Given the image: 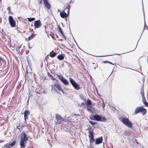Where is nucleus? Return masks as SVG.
Wrapping results in <instances>:
<instances>
[{"label": "nucleus", "mask_w": 148, "mask_h": 148, "mask_svg": "<svg viewBox=\"0 0 148 148\" xmlns=\"http://www.w3.org/2000/svg\"><path fill=\"white\" fill-rule=\"evenodd\" d=\"M119 120L129 128H131L132 127V123L128 119L121 117L119 118Z\"/></svg>", "instance_id": "f03ea898"}, {"label": "nucleus", "mask_w": 148, "mask_h": 148, "mask_svg": "<svg viewBox=\"0 0 148 148\" xmlns=\"http://www.w3.org/2000/svg\"><path fill=\"white\" fill-rule=\"evenodd\" d=\"M146 26V24H145V27Z\"/></svg>", "instance_id": "de8ad7c7"}, {"label": "nucleus", "mask_w": 148, "mask_h": 148, "mask_svg": "<svg viewBox=\"0 0 148 148\" xmlns=\"http://www.w3.org/2000/svg\"><path fill=\"white\" fill-rule=\"evenodd\" d=\"M54 86L56 87L59 91H60L63 92V93H64L63 89L62 88L59 83H55L54 84Z\"/></svg>", "instance_id": "9d476101"}, {"label": "nucleus", "mask_w": 148, "mask_h": 148, "mask_svg": "<svg viewBox=\"0 0 148 148\" xmlns=\"http://www.w3.org/2000/svg\"><path fill=\"white\" fill-rule=\"evenodd\" d=\"M28 115H24V120L25 121V122H26V119H27L28 118Z\"/></svg>", "instance_id": "c85d7f7f"}, {"label": "nucleus", "mask_w": 148, "mask_h": 148, "mask_svg": "<svg viewBox=\"0 0 148 148\" xmlns=\"http://www.w3.org/2000/svg\"><path fill=\"white\" fill-rule=\"evenodd\" d=\"M3 142V141L2 140V141H0V143Z\"/></svg>", "instance_id": "a18cd8bd"}, {"label": "nucleus", "mask_w": 148, "mask_h": 148, "mask_svg": "<svg viewBox=\"0 0 148 148\" xmlns=\"http://www.w3.org/2000/svg\"><path fill=\"white\" fill-rule=\"evenodd\" d=\"M90 108H87L89 112H90L92 113L93 111L92 110L90 109Z\"/></svg>", "instance_id": "473e14b6"}, {"label": "nucleus", "mask_w": 148, "mask_h": 148, "mask_svg": "<svg viewBox=\"0 0 148 148\" xmlns=\"http://www.w3.org/2000/svg\"><path fill=\"white\" fill-rule=\"evenodd\" d=\"M105 62H108V61H105Z\"/></svg>", "instance_id": "37998d69"}, {"label": "nucleus", "mask_w": 148, "mask_h": 148, "mask_svg": "<svg viewBox=\"0 0 148 148\" xmlns=\"http://www.w3.org/2000/svg\"><path fill=\"white\" fill-rule=\"evenodd\" d=\"M143 98V103L144 104L145 102H147L146 101V100L145 97H144V98Z\"/></svg>", "instance_id": "2f4dec72"}, {"label": "nucleus", "mask_w": 148, "mask_h": 148, "mask_svg": "<svg viewBox=\"0 0 148 148\" xmlns=\"http://www.w3.org/2000/svg\"><path fill=\"white\" fill-rule=\"evenodd\" d=\"M91 101L89 99H88L86 103V105L89 108H92V106L91 105Z\"/></svg>", "instance_id": "dca6fc26"}, {"label": "nucleus", "mask_w": 148, "mask_h": 148, "mask_svg": "<svg viewBox=\"0 0 148 148\" xmlns=\"http://www.w3.org/2000/svg\"><path fill=\"white\" fill-rule=\"evenodd\" d=\"M27 19H28L29 21L30 22H32L35 20V18H27Z\"/></svg>", "instance_id": "b1692460"}, {"label": "nucleus", "mask_w": 148, "mask_h": 148, "mask_svg": "<svg viewBox=\"0 0 148 148\" xmlns=\"http://www.w3.org/2000/svg\"><path fill=\"white\" fill-rule=\"evenodd\" d=\"M89 123L92 125H94L96 123V122L91 121H89Z\"/></svg>", "instance_id": "7c9ffc66"}, {"label": "nucleus", "mask_w": 148, "mask_h": 148, "mask_svg": "<svg viewBox=\"0 0 148 148\" xmlns=\"http://www.w3.org/2000/svg\"><path fill=\"white\" fill-rule=\"evenodd\" d=\"M9 21L10 24L12 27H14L16 26L15 21L14 20L12 16H10L9 17Z\"/></svg>", "instance_id": "6e6552de"}, {"label": "nucleus", "mask_w": 148, "mask_h": 148, "mask_svg": "<svg viewBox=\"0 0 148 148\" xmlns=\"http://www.w3.org/2000/svg\"><path fill=\"white\" fill-rule=\"evenodd\" d=\"M56 120L55 123L57 124H60L64 121V119L60 115L57 114L56 115Z\"/></svg>", "instance_id": "0eeeda50"}, {"label": "nucleus", "mask_w": 148, "mask_h": 148, "mask_svg": "<svg viewBox=\"0 0 148 148\" xmlns=\"http://www.w3.org/2000/svg\"><path fill=\"white\" fill-rule=\"evenodd\" d=\"M35 35V34H32L31 36H30L28 37V40H31L34 38Z\"/></svg>", "instance_id": "4be33fe9"}, {"label": "nucleus", "mask_w": 148, "mask_h": 148, "mask_svg": "<svg viewBox=\"0 0 148 148\" xmlns=\"http://www.w3.org/2000/svg\"><path fill=\"white\" fill-rule=\"evenodd\" d=\"M45 27L46 28V26H45Z\"/></svg>", "instance_id": "8fccbe9b"}, {"label": "nucleus", "mask_w": 148, "mask_h": 148, "mask_svg": "<svg viewBox=\"0 0 148 148\" xmlns=\"http://www.w3.org/2000/svg\"><path fill=\"white\" fill-rule=\"evenodd\" d=\"M144 104H145V106H148V103H147V102H145V103H144Z\"/></svg>", "instance_id": "4c0bfd02"}, {"label": "nucleus", "mask_w": 148, "mask_h": 148, "mask_svg": "<svg viewBox=\"0 0 148 148\" xmlns=\"http://www.w3.org/2000/svg\"><path fill=\"white\" fill-rule=\"evenodd\" d=\"M58 31V32H59L63 36V38L65 40H66V36L64 35L63 32L62 30L61 29V28L59 26H58V28H57Z\"/></svg>", "instance_id": "ddd939ff"}, {"label": "nucleus", "mask_w": 148, "mask_h": 148, "mask_svg": "<svg viewBox=\"0 0 148 148\" xmlns=\"http://www.w3.org/2000/svg\"><path fill=\"white\" fill-rule=\"evenodd\" d=\"M91 119L100 121H106V119L104 117H101V116L98 115H93L92 118H91Z\"/></svg>", "instance_id": "39448f33"}, {"label": "nucleus", "mask_w": 148, "mask_h": 148, "mask_svg": "<svg viewBox=\"0 0 148 148\" xmlns=\"http://www.w3.org/2000/svg\"><path fill=\"white\" fill-rule=\"evenodd\" d=\"M139 112H141L143 115H144L146 113L147 110L142 107H138L135 110L134 114H136Z\"/></svg>", "instance_id": "20e7f679"}, {"label": "nucleus", "mask_w": 148, "mask_h": 148, "mask_svg": "<svg viewBox=\"0 0 148 148\" xmlns=\"http://www.w3.org/2000/svg\"><path fill=\"white\" fill-rule=\"evenodd\" d=\"M103 138L102 136L97 138L95 140V143L96 144H99L102 142Z\"/></svg>", "instance_id": "9b49d317"}, {"label": "nucleus", "mask_w": 148, "mask_h": 148, "mask_svg": "<svg viewBox=\"0 0 148 148\" xmlns=\"http://www.w3.org/2000/svg\"><path fill=\"white\" fill-rule=\"evenodd\" d=\"M28 137L25 133H22V135L20 138V140L19 141L20 145L21 146L20 148H25L27 145V142L28 141Z\"/></svg>", "instance_id": "f257e3e1"}, {"label": "nucleus", "mask_w": 148, "mask_h": 148, "mask_svg": "<svg viewBox=\"0 0 148 148\" xmlns=\"http://www.w3.org/2000/svg\"><path fill=\"white\" fill-rule=\"evenodd\" d=\"M48 76H49L50 77H51L52 76V75H51L49 73H48Z\"/></svg>", "instance_id": "ea45409f"}, {"label": "nucleus", "mask_w": 148, "mask_h": 148, "mask_svg": "<svg viewBox=\"0 0 148 148\" xmlns=\"http://www.w3.org/2000/svg\"><path fill=\"white\" fill-rule=\"evenodd\" d=\"M89 141L90 143V145L91 147V145H93V144L94 142V138H89Z\"/></svg>", "instance_id": "6ab92c4d"}, {"label": "nucleus", "mask_w": 148, "mask_h": 148, "mask_svg": "<svg viewBox=\"0 0 148 148\" xmlns=\"http://www.w3.org/2000/svg\"><path fill=\"white\" fill-rule=\"evenodd\" d=\"M119 120L129 128H131L132 127V123L128 119L121 117L119 118Z\"/></svg>", "instance_id": "7ed1b4c3"}, {"label": "nucleus", "mask_w": 148, "mask_h": 148, "mask_svg": "<svg viewBox=\"0 0 148 148\" xmlns=\"http://www.w3.org/2000/svg\"><path fill=\"white\" fill-rule=\"evenodd\" d=\"M58 12H60V10H58Z\"/></svg>", "instance_id": "09e8293b"}, {"label": "nucleus", "mask_w": 148, "mask_h": 148, "mask_svg": "<svg viewBox=\"0 0 148 148\" xmlns=\"http://www.w3.org/2000/svg\"><path fill=\"white\" fill-rule=\"evenodd\" d=\"M57 58L60 60H63L64 59V56L62 55H59L58 56Z\"/></svg>", "instance_id": "412c9836"}, {"label": "nucleus", "mask_w": 148, "mask_h": 148, "mask_svg": "<svg viewBox=\"0 0 148 148\" xmlns=\"http://www.w3.org/2000/svg\"><path fill=\"white\" fill-rule=\"evenodd\" d=\"M69 80L71 84L75 89L79 90V86L73 79L70 77L69 78Z\"/></svg>", "instance_id": "423d86ee"}, {"label": "nucleus", "mask_w": 148, "mask_h": 148, "mask_svg": "<svg viewBox=\"0 0 148 148\" xmlns=\"http://www.w3.org/2000/svg\"><path fill=\"white\" fill-rule=\"evenodd\" d=\"M60 16L63 18H66L67 19V15L66 13L64 11H62L60 12Z\"/></svg>", "instance_id": "4468645a"}, {"label": "nucleus", "mask_w": 148, "mask_h": 148, "mask_svg": "<svg viewBox=\"0 0 148 148\" xmlns=\"http://www.w3.org/2000/svg\"><path fill=\"white\" fill-rule=\"evenodd\" d=\"M1 0H0V2H1Z\"/></svg>", "instance_id": "3c124183"}, {"label": "nucleus", "mask_w": 148, "mask_h": 148, "mask_svg": "<svg viewBox=\"0 0 148 148\" xmlns=\"http://www.w3.org/2000/svg\"><path fill=\"white\" fill-rule=\"evenodd\" d=\"M7 10L9 11V13L11 11L10 8V7H8L7 8Z\"/></svg>", "instance_id": "f704fd0d"}, {"label": "nucleus", "mask_w": 148, "mask_h": 148, "mask_svg": "<svg viewBox=\"0 0 148 148\" xmlns=\"http://www.w3.org/2000/svg\"><path fill=\"white\" fill-rule=\"evenodd\" d=\"M88 136L89 138H93L94 135L93 134V131L91 130L89 131Z\"/></svg>", "instance_id": "f3484780"}, {"label": "nucleus", "mask_w": 148, "mask_h": 148, "mask_svg": "<svg viewBox=\"0 0 148 148\" xmlns=\"http://www.w3.org/2000/svg\"><path fill=\"white\" fill-rule=\"evenodd\" d=\"M61 81L65 85H67L69 84V81L64 78L62 79Z\"/></svg>", "instance_id": "2eb2a0df"}, {"label": "nucleus", "mask_w": 148, "mask_h": 148, "mask_svg": "<svg viewBox=\"0 0 148 148\" xmlns=\"http://www.w3.org/2000/svg\"><path fill=\"white\" fill-rule=\"evenodd\" d=\"M50 36L53 39H56L54 34H52Z\"/></svg>", "instance_id": "72a5a7b5"}, {"label": "nucleus", "mask_w": 148, "mask_h": 148, "mask_svg": "<svg viewBox=\"0 0 148 148\" xmlns=\"http://www.w3.org/2000/svg\"><path fill=\"white\" fill-rule=\"evenodd\" d=\"M21 47V45H20V46H17V48L18 49H19Z\"/></svg>", "instance_id": "58836bf2"}, {"label": "nucleus", "mask_w": 148, "mask_h": 148, "mask_svg": "<svg viewBox=\"0 0 148 148\" xmlns=\"http://www.w3.org/2000/svg\"><path fill=\"white\" fill-rule=\"evenodd\" d=\"M31 32H33V29H31Z\"/></svg>", "instance_id": "c03bdc74"}, {"label": "nucleus", "mask_w": 148, "mask_h": 148, "mask_svg": "<svg viewBox=\"0 0 148 148\" xmlns=\"http://www.w3.org/2000/svg\"><path fill=\"white\" fill-rule=\"evenodd\" d=\"M45 5V7L48 10L50 9L51 8V5L49 3L47 0H43Z\"/></svg>", "instance_id": "f8f14e48"}, {"label": "nucleus", "mask_w": 148, "mask_h": 148, "mask_svg": "<svg viewBox=\"0 0 148 148\" xmlns=\"http://www.w3.org/2000/svg\"><path fill=\"white\" fill-rule=\"evenodd\" d=\"M3 60V58H0V60Z\"/></svg>", "instance_id": "79ce46f5"}, {"label": "nucleus", "mask_w": 148, "mask_h": 148, "mask_svg": "<svg viewBox=\"0 0 148 148\" xmlns=\"http://www.w3.org/2000/svg\"><path fill=\"white\" fill-rule=\"evenodd\" d=\"M102 107L104 109V107L105 106V104L103 102L102 103Z\"/></svg>", "instance_id": "e433bc0d"}, {"label": "nucleus", "mask_w": 148, "mask_h": 148, "mask_svg": "<svg viewBox=\"0 0 148 148\" xmlns=\"http://www.w3.org/2000/svg\"><path fill=\"white\" fill-rule=\"evenodd\" d=\"M41 26V22L40 20H38L35 21L34 26L35 29L38 28Z\"/></svg>", "instance_id": "1a4fd4ad"}, {"label": "nucleus", "mask_w": 148, "mask_h": 148, "mask_svg": "<svg viewBox=\"0 0 148 148\" xmlns=\"http://www.w3.org/2000/svg\"><path fill=\"white\" fill-rule=\"evenodd\" d=\"M57 55V53L53 51H51L49 54V55L51 57H53Z\"/></svg>", "instance_id": "a211bd4d"}, {"label": "nucleus", "mask_w": 148, "mask_h": 148, "mask_svg": "<svg viewBox=\"0 0 148 148\" xmlns=\"http://www.w3.org/2000/svg\"><path fill=\"white\" fill-rule=\"evenodd\" d=\"M29 112L28 110H25L24 113V115H28L29 114Z\"/></svg>", "instance_id": "bb28decb"}, {"label": "nucleus", "mask_w": 148, "mask_h": 148, "mask_svg": "<svg viewBox=\"0 0 148 148\" xmlns=\"http://www.w3.org/2000/svg\"><path fill=\"white\" fill-rule=\"evenodd\" d=\"M109 63L111 64H112L111 62H108Z\"/></svg>", "instance_id": "a19ab883"}, {"label": "nucleus", "mask_w": 148, "mask_h": 148, "mask_svg": "<svg viewBox=\"0 0 148 148\" xmlns=\"http://www.w3.org/2000/svg\"><path fill=\"white\" fill-rule=\"evenodd\" d=\"M70 7H71V6L70 5H67V7L66 8V9H67L68 10L67 11L68 14H69V10H70Z\"/></svg>", "instance_id": "393cba45"}, {"label": "nucleus", "mask_w": 148, "mask_h": 148, "mask_svg": "<svg viewBox=\"0 0 148 148\" xmlns=\"http://www.w3.org/2000/svg\"><path fill=\"white\" fill-rule=\"evenodd\" d=\"M65 20L67 21V19H66V18H65Z\"/></svg>", "instance_id": "49530a36"}, {"label": "nucleus", "mask_w": 148, "mask_h": 148, "mask_svg": "<svg viewBox=\"0 0 148 148\" xmlns=\"http://www.w3.org/2000/svg\"><path fill=\"white\" fill-rule=\"evenodd\" d=\"M144 13H145V12H144Z\"/></svg>", "instance_id": "603ef678"}, {"label": "nucleus", "mask_w": 148, "mask_h": 148, "mask_svg": "<svg viewBox=\"0 0 148 148\" xmlns=\"http://www.w3.org/2000/svg\"><path fill=\"white\" fill-rule=\"evenodd\" d=\"M10 144H6L4 145L3 147V148H10Z\"/></svg>", "instance_id": "5701e85b"}, {"label": "nucleus", "mask_w": 148, "mask_h": 148, "mask_svg": "<svg viewBox=\"0 0 148 148\" xmlns=\"http://www.w3.org/2000/svg\"><path fill=\"white\" fill-rule=\"evenodd\" d=\"M16 143V141H13L10 145V147L11 146H13L14 145H15Z\"/></svg>", "instance_id": "cd10ccee"}, {"label": "nucleus", "mask_w": 148, "mask_h": 148, "mask_svg": "<svg viewBox=\"0 0 148 148\" xmlns=\"http://www.w3.org/2000/svg\"><path fill=\"white\" fill-rule=\"evenodd\" d=\"M51 89L56 92V90L54 86L53 85H51Z\"/></svg>", "instance_id": "c756f323"}, {"label": "nucleus", "mask_w": 148, "mask_h": 148, "mask_svg": "<svg viewBox=\"0 0 148 148\" xmlns=\"http://www.w3.org/2000/svg\"><path fill=\"white\" fill-rule=\"evenodd\" d=\"M56 75L57 77L61 81L62 79L64 78L62 75H58V74H56L55 75Z\"/></svg>", "instance_id": "aec40b11"}, {"label": "nucleus", "mask_w": 148, "mask_h": 148, "mask_svg": "<svg viewBox=\"0 0 148 148\" xmlns=\"http://www.w3.org/2000/svg\"><path fill=\"white\" fill-rule=\"evenodd\" d=\"M50 77H51V79L53 80H56L55 78L54 77L52 76H51Z\"/></svg>", "instance_id": "c9c22d12"}, {"label": "nucleus", "mask_w": 148, "mask_h": 148, "mask_svg": "<svg viewBox=\"0 0 148 148\" xmlns=\"http://www.w3.org/2000/svg\"><path fill=\"white\" fill-rule=\"evenodd\" d=\"M141 94L142 95V98H144V90L143 89H141Z\"/></svg>", "instance_id": "a878e982"}]
</instances>
